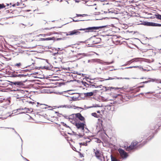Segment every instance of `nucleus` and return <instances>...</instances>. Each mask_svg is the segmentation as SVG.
<instances>
[{
    "mask_svg": "<svg viewBox=\"0 0 161 161\" xmlns=\"http://www.w3.org/2000/svg\"><path fill=\"white\" fill-rule=\"evenodd\" d=\"M117 79H129V78H122L121 77H118V78H116Z\"/></svg>",
    "mask_w": 161,
    "mask_h": 161,
    "instance_id": "nucleus-40",
    "label": "nucleus"
},
{
    "mask_svg": "<svg viewBox=\"0 0 161 161\" xmlns=\"http://www.w3.org/2000/svg\"><path fill=\"white\" fill-rule=\"evenodd\" d=\"M114 78H112L111 77H109L108 79H104L105 80H113L114 79Z\"/></svg>",
    "mask_w": 161,
    "mask_h": 161,
    "instance_id": "nucleus-36",
    "label": "nucleus"
},
{
    "mask_svg": "<svg viewBox=\"0 0 161 161\" xmlns=\"http://www.w3.org/2000/svg\"><path fill=\"white\" fill-rule=\"evenodd\" d=\"M5 7L6 6L4 4H0V9Z\"/></svg>",
    "mask_w": 161,
    "mask_h": 161,
    "instance_id": "nucleus-26",
    "label": "nucleus"
},
{
    "mask_svg": "<svg viewBox=\"0 0 161 161\" xmlns=\"http://www.w3.org/2000/svg\"><path fill=\"white\" fill-rule=\"evenodd\" d=\"M64 117L66 119H68V117H68V116H66V115H64Z\"/></svg>",
    "mask_w": 161,
    "mask_h": 161,
    "instance_id": "nucleus-48",
    "label": "nucleus"
},
{
    "mask_svg": "<svg viewBox=\"0 0 161 161\" xmlns=\"http://www.w3.org/2000/svg\"><path fill=\"white\" fill-rule=\"evenodd\" d=\"M154 81H155V79H152L150 80H147V81L142 82L140 83V84L147 83H148V82H154Z\"/></svg>",
    "mask_w": 161,
    "mask_h": 161,
    "instance_id": "nucleus-17",
    "label": "nucleus"
},
{
    "mask_svg": "<svg viewBox=\"0 0 161 161\" xmlns=\"http://www.w3.org/2000/svg\"><path fill=\"white\" fill-rule=\"evenodd\" d=\"M104 69L103 68H99L96 69V71L97 73L99 74H101L102 73Z\"/></svg>",
    "mask_w": 161,
    "mask_h": 161,
    "instance_id": "nucleus-10",
    "label": "nucleus"
},
{
    "mask_svg": "<svg viewBox=\"0 0 161 161\" xmlns=\"http://www.w3.org/2000/svg\"><path fill=\"white\" fill-rule=\"evenodd\" d=\"M29 71V70L28 69H25V70H22V71H21L22 73H23V74H25V72H27V71Z\"/></svg>",
    "mask_w": 161,
    "mask_h": 161,
    "instance_id": "nucleus-34",
    "label": "nucleus"
},
{
    "mask_svg": "<svg viewBox=\"0 0 161 161\" xmlns=\"http://www.w3.org/2000/svg\"><path fill=\"white\" fill-rule=\"evenodd\" d=\"M63 124L64 126L67 128H69V126H68L66 124H64V123H63Z\"/></svg>",
    "mask_w": 161,
    "mask_h": 161,
    "instance_id": "nucleus-47",
    "label": "nucleus"
},
{
    "mask_svg": "<svg viewBox=\"0 0 161 161\" xmlns=\"http://www.w3.org/2000/svg\"><path fill=\"white\" fill-rule=\"evenodd\" d=\"M111 161H120L117 159L115 157L113 156L112 155L111 156Z\"/></svg>",
    "mask_w": 161,
    "mask_h": 161,
    "instance_id": "nucleus-16",
    "label": "nucleus"
},
{
    "mask_svg": "<svg viewBox=\"0 0 161 161\" xmlns=\"http://www.w3.org/2000/svg\"><path fill=\"white\" fill-rule=\"evenodd\" d=\"M86 14H76V16L77 17H79V16H86Z\"/></svg>",
    "mask_w": 161,
    "mask_h": 161,
    "instance_id": "nucleus-32",
    "label": "nucleus"
},
{
    "mask_svg": "<svg viewBox=\"0 0 161 161\" xmlns=\"http://www.w3.org/2000/svg\"><path fill=\"white\" fill-rule=\"evenodd\" d=\"M96 150L95 149H93V152L95 154V152H96Z\"/></svg>",
    "mask_w": 161,
    "mask_h": 161,
    "instance_id": "nucleus-60",
    "label": "nucleus"
},
{
    "mask_svg": "<svg viewBox=\"0 0 161 161\" xmlns=\"http://www.w3.org/2000/svg\"><path fill=\"white\" fill-rule=\"evenodd\" d=\"M87 141H86L85 142H83V143H79L80 146L81 145H82L85 146H87Z\"/></svg>",
    "mask_w": 161,
    "mask_h": 161,
    "instance_id": "nucleus-24",
    "label": "nucleus"
},
{
    "mask_svg": "<svg viewBox=\"0 0 161 161\" xmlns=\"http://www.w3.org/2000/svg\"><path fill=\"white\" fill-rule=\"evenodd\" d=\"M156 26H161V24L156 23Z\"/></svg>",
    "mask_w": 161,
    "mask_h": 161,
    "instance_id": "nucleus-46",
    "label": "nucleus"
},
{
    "mask_svg": "<svg viewBox=\"0 0 161 161\" xmlns=\"http://www.w3.org/2000/svg\"><path fill=\"white\" fill-rule=\"evenodd\" d=\"M133 59H132L127 62V63H128V64H130L132 63L134 61H133Z\"/></svg>",
    "mask_w": 161,
    "mask_h": 161,
    "instance_id": "nucleus-33",
    "label": "nucleus"
},
{
    "mask_svg": "<svg viewBox=\"0 0 161 161\" xmlns=\"http://www.w3.org/2000/svg\"><path fill=\"white\" fill-rule=\"evenodd\" d=\"M39 36H43V37H45V36H46V35H45V34H40L39 35Z\"/></svg>",
    "mask_w": 161,
    "mask_h": 161,
    "instance_id": "nucleus-50",
    "label": "nucleus"
},
{
    "mask_svg": "<svg viewBox=\"0 0 161 161\" xmlns=\"http://www.w3.org/2000/svg\"><path fill=\"white\" fill-rule=\"evenodd\" d=\"M75 118H77L81 121H83L84 119V117L82 116L80 113H79L75 114Z\"/></svg>",
    "mask_w": 161,
    "mask_h": 161,
    "instance_id": "nucleus-9",
    "label": "nucleus"
},
{
    "mask_svg": "<svg viewBox=\"0 0 161 161\" xmlns=\"http://www.w3.org/2000/svg\"><path fill=\"white\" fill-rule=\"evenodd\" d=\"M11 83L12 85H14L20 86L21 84V83L19 82H11Z\"/></svg>",
    "mask_w": 161,
    "mask_h": 161,
    "instance_id": "nucleus-15",
    "label": "nucleus"
},
{
    "mask_svg": "<svg viewBox=\"0 0 161 161\" xmlns=\"http://www.w3.org/2000/svg\"><path fill=\"white\" fill-rule=\"evenodd\" d=\"M40 41H47L46 38H40Z\"/></svg>",
    "mask_w": 161,
    "mask_h": 161,
    "instance_id": "nucleus-39",
    "label": "nucleus"
},
{
    "mask_svg": "<svg viewBox=\"0 0 161 161\" xmlns=\"http://www.w3.org/2000/svg\"><path fill=\"white\" fill-rule=\"evenodd\" d=\"M92 116L97 118H98L99 117V115L97 114L96 113H92Z\"/></svg>",
    "mask_w": 161,
    "mask_h": 161,
    "instance_id": "nucleus-19",
    "label": "nucleus"
},
{
    "mask_svg": "<svg viewBox=\"0 0 161 161\" xmlns=\"http://www.w3.org/2000/svg\"><path fill=\"white\" fill-rule=\"evenodd\" d=\"M153 135V132L151 133V135L150 136H149V137H148L147 139V140L148 141L150 140H151L152 138H153V136H152V137L151 136Z\"/></svg>",
    "mask_w": 161,
    "mask_h": 161,
    "instance_id": "nucleus-27",
    "label": "nucleus"
},
{
    "mask_svg": "<svg viewBox=\"0 0 161 161\" xmlns=\"http://www.w3.org/2000/svg\"><path fill=\"white\" fill-rule=\"evenodd\" d=\"M128 64V63H127L126 64H125L124 65H123V66H126Z\"/></svg>",
    "mask_w": 161,
    "mask_h": 161,
    "instance_id": "nucleus-62",
    "label": "nucleus"
},
{
    "mask_svg": "<svg viewBox=\"0 0 161 161\" xmlns=\"http://www.w3.org/2000/svg\"><path fill=\"white\" fill-rule=\"evenodd\" d=\"M60 108H71V106L69 105H62L60 106Z\"/></svg>",
    "mask_w": 161,
    "mask_h": 161,
    "instance_id": "nucleus-18",
    "label": "nucleus"
},
{
    "mask_svg": "<svg viewBox=\"0 0 161 161\" xmlns=\"http://www.w3.org/2000/svg\"><path fill=\"white\" fill-rule=\"evenodd\" d=\"M25 159L28 161H29L26 158H24V157H23Z\"/></svg>",
    "mask_w": 161,
    "mask_h": 161,
    "instance_id": "nucleus-61",
    "label": "nucleus"
},
{
    "mask_svg": "<svg viewBox=\"0 0 161 161\" xmlns=\"http://www.w3.org/2000/svg\"><path fill=\"white\" fill-rule=\"evenodd\" d=\"M21 65V64L20 63H17L15 64V66H16L18 67H19Z\"/></svg>",
    "mask_w": 161,
    "mask_h": 161,
    "instance_id": "nucleus-31",
    "label": "nucleus"
},
{
    "mask_svg": "<svg viewBox=\"0 0 161 161\" xmlns=\"http://www.w3.org/2000/svg\"><path fill=\"white\" fill-rule=\"evenodd\" d=\"M144 86H139V88H142Z\"/></svg>",
    "mask_w": 161,
    "mask_h": 161,
    "instance_id": "nucleus-58",
    "label": "nucleus"
},
{
    "mask_svg": "<svg viewBox=\"0 0 161 161\" xmlns=\"http://www.w3.org/2000/svg\"><path fill=\"white\" fill-rule=\"evenodd\" d=\"M154 93V92H147V93H150V94H152V93Z\"/></svg>",
    "mask_w": 161,
    "mask_h": 161,
    "instance_id": "nucleus-52",
    "label": "nucleus"
},
{
    "mask_svg": "<svg viewBox=\"0 0 161 161\" xmlns=\"http://www.w3.org/2000/svg\"><path fill=\"white\" fill-rule=\"evenodd\" d=\"M11 75L10 76L11 77H15V76H14V72H12V74H11Z\"/></svg>",
    "mask_w": 161,
    "mask_h": 161,
    "instance_id": "nucleus-42",
    "label": "nucleus"
},
{
    "mask_svg": "<svg viewBox=\"0 0 161 161\" xmlns=\"http://www.w3.org/2000/svg\"><path fill=\"white\" fill-rule=\"evenodd\" d=\"M95 155L99 161H105V158L102 152L99 150H96ZM106 161H108L107 160Z\"/></svg>",
    "mask_w": 161,
    "mask_h": 161,
    "instance_id": "nucleus-3",
    "label": "nucleus"
},
{
    "mask_svg": "<svg viewBox=\"0 0 161 161\" xmlns=\"http://www.w3.org/2000/svg\"><path fill=\"white\" fill-rule=\"evenodd\" d=\"M145 25L147 26H151V22H146Z\"/></svg>",
    "mask_w": 161,
    "mask_h": 161,
    "instance_id": "nucleus-37",
    "label": "nucleus"
},
{
    "mask_svg": "<svg viewBox=\"0 0 161 161\" xmlns=\"http://www.w3.org/2000/svg\"><path fill=\"white\" fill-rule=\"evenodd\" d=\"M155 17L158 19L161 20V15L159 14H155Z\"/></svg>",
    "mask_w": 161,
    "mask_h": 161,
    "instance_id": "nucleus-20",
    "label": "nucleus"
},
{
    "mask_svg": "<svg viewBox=\"0 0 161 161\" xmlns=\"http://www.w3.org/2000/svg\"><path fill=\"white\" fill-rule=\"evenodd\" d=\"M22 71V70H19V71H18V73H19V74H23V73H22V72L21 71Z\"/></svg>",
    "mask_w": 161,
    "mask_h": 161,
    "instance_id": "nucleus-44",
    "label": "nucleus"
},
{
    "mask_svg": "<svg viewBox=\"0 0 161 161\" xmlns=\"http://www.w3.org/2000/svg\"><path fill=\"white\" fill-rule=\"evenodd\" d=\"M71 123H72L73 124H74L75 125V123H77L75 122V120H74V121H73V122H72Z\"/></svg>",
    "mask_w": 161,
    "mask_h": 161,
    "instance_id": "nucleus-51",
    "label": "nucleus"
},
{
    "mask_svg": "<svg viewBox=\"0 0 161 161\" xmlns=\"http://www.w3.org/2000/svg\"><path fill=\"white\" fill-rule=\"evenodd\" d=\"M55 39V37H48L46 38L47 41H49L51 40H54Z\"/></svg>",
    "mask_w": 161,
    "mask_h": 161,
    "instance_id": "nucleus-29",
    "label": "nucleus"
},
{
    "mask_svg": "<svg viewBox=\"0 0 161 161\" xmlns=\"http://www.w3.org/2000/svg\"><path fill=\"white\" fill-rule=\"evenodd\" d=\"M114 62V61L113 60L111 62H104L103 64H106V65H108V64H112Z\"/></svg>",
    "mask_w": 161,
    "mask_h": 161,
    "instance_id": "nucleus-25",
    "label": "nucleus"
},
{
    "mask_svg": "<svg viewBox=\"0 0 161 161\" xmlns=\"http://www.w3.org/2000/svg\"><path fill=\"white\" fill-rule=\"evenodd\" d=\"M60 33H59V32H55V31H53V32L51 33V34H59Z\"/></svg>",
    "mask_w": 161,
    "mask_h": 161,
    "instance_id": "nucleus-38",
    "label": "nucleus"
},
{
    "mask_svg": "<svg viewBox=\"0 0 161 161\" xmlns=\"http://www.w3.org/2000/svg\"><path fill=\"white\" fill-rule=\"evenodd\" d=\"M118 151L122 158H126L128 157L127 153L122 149L119 148L118 149Z\"/></svg>",
    "mask_w": 161,
    "mask_h": 161,
    "instance_id": "nucleus-4",
    "label": "nucleus"
},
{
    "mask_svg": "<svg viewBox=\"0 0 161 161\" xmlns=\"http://www.w3.org/2000/svg\"><path fill=\"white\" fill-rule=\"evenodd\" d=\"M97 86H96L95 85H91V84H89V85H88V86H87V87L88 88H93V87H97Z\"/></svg>",
    "mask_w": 161,
    "mask_h": 161,
    "instance_id": "nucleus-22",
    "label": "nucleus"
},
{
    "mask_svg": "<svg viewBox=\"0 0 161 161\" xmlns=\"http://www.w3.org/2000/svg\"><path fill=\"white\" fill-rule=\"evenodd\" d=\"M155 79V81L157 83H161V80H157L156 79Z\"/></svg>",
    "mask_w": 161,
    "mask_h": 161,
    "instance_id": "nucleus-30",
    "label": "nucleus"
},
{
    "mask_svg": "<svg viewBox=\"0 0 161 161\" xmlns=\"http://www.w3.org/2000/svg\"><path fill=\"white\" fill-rule=\"evenodd\" d=\"M25 109L26 111H28V108H25Z\"/></svg>",
    "mask_w": 161,
    "mask_h": 161,
    "instance_id": "nucleus-59",
    "label": "nucleus"
},
{
    "mask_svg": "<svg viewBox=\"0 0 161 161\" xmlns=\"http://www.w3.org/2000/svg\"><path fill=\"white\" fill-rule=\"evenodd\" d=\"M142 59V58H137L133 59V61L134 62H137L141 61V60Z\"/></svg>",
    "mask_w": 161,
    "mask_h": 161,
    "instance_id": "nucleus-14",
    "label": "nucleus"
},
{
    "mask_svg": "<svg viewBox=\"0 0 161 161\" xmlns=\"http://www.w3.org/2000/svg\"><path fill=\"white\" fill-rule=\"evenodd\" d=\"M95 142L97 143H100L101 142V140L98 138H96L95 139Z\"/></svg>",
    "mask_w": 161,
    "mask_h": 161,
    "instance_id": "nucleus-28",
    "label": "nucleus"
},
{
    "mask_svg": "<svg viewBox=\"0 0 161 161\" xmlns=\"http://www.w3.org/2000/svg\"><path fill=\"white\" fill-rule=\"evenodd\" d=\"M8 128V129H13V130H14L15 132V133H16V134H17L18 135H19V134H18V133L15 130H14V128Z\"/></svg>",
    "mask_w": 161,
    "mask_h": 161,
    "instance_id": "nucleus-41",
    "label": "nucleus"
},
{
    "mask_svg": "<svg viewBox=\"0 0 161 161\" xmlns=\"http://www.w3.org/2000/svg\"><path fill=\"white\" fill-rule=\"evenodd\" d=\"M142 68L143 70H146V69H143L142 68V66H130L129 67H128L125 68V69H130L132 68Z\"/></svg>",
    "mask_w": 161,
    "mask_h": 161,
    "instance_id": "nucleus-12",
    "label": "nucleus"
},
{
    "mask_svg": "<svg viewBox=\"0 0 161 161\" xmlns=\"http://www.w3.org/2000/svg\"><path fill=\"white\" fill-rule=\"evenodd\" d=\"M74 107H75L74 108H75V109L78 108H79V109H83V108H81V107H76L75 106H74Z\"/></svg>",
    "mask_w": 161,
    "mask_h": 161,
    "instance_id": "nucleus-43",
    "label": "nucleus"
},
{
    "mask_svg": "<svg viewBox=\"0 0 161 161\" xmlns=\"http://www.w3.org/2000/svg\"><path fill=\"white\" fill-rule=\"evenodd\" d=\"M72 149L74 150V151H76V148L74 147H72Z\"/></svg>",
    "mask_w": 161,
    "mask_h": 161,
    "instance_id": "nucleus-53",
    "label": "nucleus"
},
{
    "mask_svg": "<svg viewBox=\"0 0 161 161\" xmlns=\"http://www.w3.org/2000/svg\"><path fill=\"white\" fill-rule=\"evenodd\" d=\"M79 21L80 20H79L73 19V21H74V22H77V21Z\"/></svg>",
    "mask_w": 161,
    "mask_h": 161,
    "instance_id": "nucleus-55",
    "label": "nucleus"
},
{
    "mask_svg": "<svg viewBox=\"0 0 161 161\" xmlns=\"http://www.w3.org/2000/svg\"><path fill=\"white\" fill-rule=\"evenodd\" d=\"M92 107H86V108H85V109H88V108H91Z\"/></svg>",
    "mask_w": 161,
    "mask_h": 161,
    "instance_id": "nucleus-57",
    "label": "nucleus"
},
{
    "mask_svg": "<svg viewBox=\"0 0 161 161\" xmlns=\"http://www.w3.org/2000/svg\"><path fill=\"white\" fill-rule=\"evenodd\" d=\"M6 5H5V6H6V7L5 8V9H6L7 8H11V7L12 6V5H10V3L9 4V3H6Z\"/></svg>",
    "mask_w": 161,
    "mask_h": 161,
    "instance_id": "nucleus-23",
    "label": "nucleus"
},
{
    "mask_svg": "<svg viewBox=\"0 0 161 161\" xmlns=\"http://www.w3.org/2000/svg\"><path fill=\"white\" fill-rule=\"evenodd\" d=\"M147 142V141H146V142H144V144H143L142 145V144H140L139 145V146H137L138 142L136 141H133L131 142L130 145L128 147H127V148H126V150L129 151L135 149L137 148L138 146L139 148L143 146Z\"/></svg>",
    "mask_w": 161,
    "mask_h": 161,
    "instance_id": "nucleus-2",
    "label": "nucleus"
},
{
    "mask_svg": "<svg viewBox=\"0 0 161 161\" xmlns=\"http://www.w3.org/2000/svg\"><path fill=\"white\" fill-rule=\"evenodd\" d=\"M86 80L88 82H89V83H93V82H92V81H89V80Z\"/></svg>",
    "mask_w": 161,
    "mask_h": 161,
    "instance_id": "nucleus-56",
    "label": "nucleus"
},
{
    "mask_svg": "<svg viewBox=\"0 0 161 161\" xmlns=\"http://www.w3.org/2000/svg\"><path fill=\"white\" fill-rule=\"evenodd\" d=\"M105 27V26H102L97 27H88L86 28H81L78 30H74L72 31H69L68 33H66V36L78 35L80 34V33L79 31H84V32L85 33H88L95 31L96 30H98L100 29H102Z\"/></svg>",
    "mask_w": 161,
    "mask_h": 161,
    "instance_id": "nucleus-1",
    "label": "nucleus"
},
{
    "mask_svg": "<svg viewBox=\"0 0 161 161\" xmlns=\"http://www.w3.org/2000/svg\"><path fill=\"white\" fill-rule=\"evenodd\" d=\"M75 125L78 129H81L82 131H84L85 124L83 123H75Z\"/></svg>",
    "mask_w": 161,
    "mask_h": 161,
    "instance_id": "nucleus-5",
    "label": "nucleus"
},
{
    "mask_svg": "<svg viewBox=\"0 0 161 161\" xmlns=\"http://www.w3.org/2000/svg\"><path fill=\"white\" fill-rule=\"evenodd\" d=\"M97 113H100V111H97Z\"/></svg>",
    "mask_w": 161,
    "mask_h": 161,
    "instance_id": "nucleus-64",
    "label": "nucleus"
},
{
    "mask_svg": "<svg viewBox=\"0 0 161 161\" xmlns=\"http://www.w3.org/2000/svg\"><path fill=\"white\" fill-rule=\"evenodd\" d=\"M78 55H82L83 56H86V54L84 53H78Z\"/></svg>",
    "mask_w": 161,
    "mask_h": 161,
    "instance_id": "nucleus-45",
    "label": "nucleus"
},
{
    "mask_svg": "<svg viewBox=\"0 0 161 161\" xmlns=\"http://www.w3.org/2000/svg\"><path fill=\"white\" fill-rule=\"evenodd\" d=\"M70 122L72 123L73 121H74V119H72L69 120Z\"/></svg>",
    "mask_w": 161,
    "mask_h": 161,
    "instance_id": "nucleus-54",
    "label": "nucleus"
},
{
    "mask_svg": "<svg viewBox=\"0 0 161 161\" xmlns=\"http://www.w3.org/2000/svg\"><path fill=\"white\" fill-rule=\"evenodd\" d=\"M78 136H80V137H82V135H80V134H79V135H78Z\"/></svg>",
    "mask_w": 161,
    "mask_h": 161,
    "instance_id": "nucleus-63",
    "label": "nucleus"
},
{
    "mask_svg": "<svg viewBox=\"0 0 161 161\" xmlns=\"http://www.w3.org/2000/svg\"><path fill=\"white\" fill-rule=\"evenodd\" d=\"M101 41L100 38L94 37L92 40V42L93 44H97L99 43Z\"/></svg>",
    "mask_w": 161,
    "mask_h": 161,
    "instance_id": "nucleus-6",
    "label": "nucleus"
},
{
    "mask_svg": "<svg viewBox=\"0 0 161 161\" xmlns=\"http://www.w3.org/2000/svg\"><path fill=\"white\" fill-rule=\"evenodd\" d=\"M16 1V2H14L13 3H10V5H12V7H14L15 5L19 6V3H20L21 1V0H15Z\"/></svg>",
    "mask_w": 161,
    "mask_h": 161,
    "instance_id": "nucleus-8",
    "label": "nucleus"
},
{
    "mask_svg": "<svg viewBox=\"0 0 161 161\" xmlns=\"http://www.w3.org/2000/svg\"><path fill=\"white\" fill-rule=\"evenodd\" d=\"M96 5V4H94L93 5H91V4H87V5L89 6H94V5Z\"/></svg>",
    "mask_w": 161,
    "mask_h": 161,
    "instance_id": "nucleus-49",
    "label": "nucleus"
},
{
    "mask_svg": "<svg viewBox=\"0 0 161 161\" xmlns=\"http://www.w3.org/2000/svg\"><path fill=\"white\" fill-rule=\"evenodd\" d=\"M75 119V114H72L68 117V119L69 120L72 119Z\"/></svg>",
    "mask_w": 161,
    "mask_h": 161,
    "instance_id": "nucleus-13",
    "label": "nucleus"
},
{
    "mask_svg": "<svg viewBox=\"0 0 161 161\" xmlns=\"http://www.w3.org/2000/svg\"><path fill=\"white\" fill-rule=\"evenodd\" d=\"M14 76H15V77H25L27 76L28 74H19L18 71H14Z\"/></svg>",
    "mask_w": 161,
    "mask_h": 161,
    "instance_id": "nucleus-7",
    "label": "nucleus"
},
{
    "mask_svg": "<svg viewBox=\"0 0 161 161\" xmlns=\"http://www.w3.org/2000/svg\"><path fill=\"white\" fill-rule=\"evenodd\" d=\"M82 83L84 85V86H86V87H87L89 85V84L87 83L86 82L83 81H82Z\"/></svg>",
    "mask_w": 161,
    "mask_h": 161,
    "instance_id": "nucleus-21",
    "label": "nucleus"
},
{
    "mask_svg": "<svg viewBox=\"0 0 161 161\" xmlns=\"http://www.w3.org/2000/svg\"><path fill=\"white\" fill-rule=\"evenodd\" d=\"M94 92H87L85 93V95L87 97H91L93 95Z\"/></svg>",
    "mask_w": 161,
    "mask_h": 161,
    "instance_id": "nucleus-11",
    "label": "nucleus"
},
{
    "mask_svg": "<svg viewBox=\"0 0 161 161\" xmlns=\"http://www.w3.org/2000/svg\"><path fill=\"white\" fill-rule=\"evenodd\" d=\"M156 23L151 22V26H156Z\"/></svg>",
    "mask_w": 161,
    "mask_h": 161,
    "instance_id": "nucleus-35",
    "label": "nucleus"
}]
</instances>
